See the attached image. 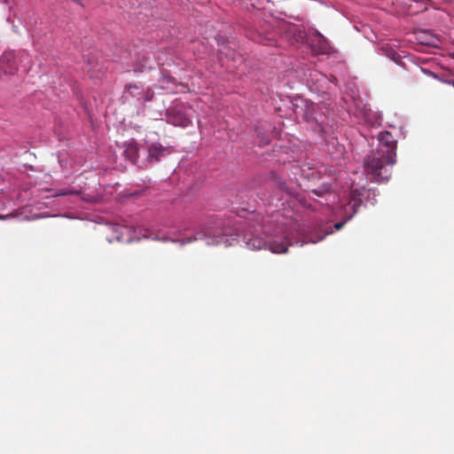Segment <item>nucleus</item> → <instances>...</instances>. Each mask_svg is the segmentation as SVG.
Returning <instances> with one entry per match:
<instances>
[{
    "label": "nucleus",
    "mask_w": 454,
    "mask_h": 454,
    "mask_svg": "<svg viewBox=\"0 0 454 454\" xmlns=\"http://www.w3.org/2000/svg\"><path fill=\"white\" fill-rule=\"evenodd\" d=\"M378 147L372 150L364 160V170L374 182L387 181L390 177L389 167L395 163L396 140L389 131L380 132L378 136Z\"/></svg>",
    "instance_id": "obj_1"
},
{
    "label": "nucleus",
    "mask_w": 454,
    "mask_h": 454,
    "mask_svg": "<svg viewBox=\"0 0 454 454\" xmlns=\"http://www.w3.org/2000/svg\"><path fill=\"white\" fill-rule=\"evenodd\" d=\"M246 246L251 250L269 249L275 254L287 252V244L285 241L269 240L265 241L259 237L246 238Z\"/></svg>",
    "instance_id": "obj_2"
},
{
    "label": "nucleus",
    "mask_w": 454,
    "mask_h": 454,
    "mask_svg": "<svg viewBox=\"0 0 454 454\" xmlns=\"http://www.w3.org/2000/svg\"><path fill=\"white\" fill-rule=\"evenodd\" d=\"M184 106L182 104L169 108L167 112V121L174 126H180L183 128L191 125L192 121L184 113Z\"/></svg>",
    "instance_id": "obj_3"
},
{
    "label": "nucleus",
    "mask_w": 454,
    "mask_h": 454,
    "mask_svg": "<svg viewBox=\"0 0 454 454\" xmlns=\"http://www.w3.org/2000/svg\"><path fill=\"white\" fill-rule=\"evenodd\" d=\"M279 29L283 36L292 44L301 43L305 38L304 31L295 24L282 22Z\"/></svg>",
    "instance_id": "obj_4"
},
{
    "label": "nucleus",
    "mask_w": 454,
    "mask_h": 454,
    "mask_svg": "<svg viewBox=\"0 0 454 454\" xmlns=\"http://www.w3.org/2000/svg\"><path fill=\"white\" fill-rule=\"evenodd\" d=\"M18 69L15 55L12 51L4 52L0 57V78L4 74H14Z\"/></svg>",
    "instance_id": "obj_5"
},
{
    "label": "nucleus",
    "mask_w": 454,
    "mask_h": 454,
    "mask_svg": "<svg viewBox=\"0 0 454 454\" xmlns=\"http://www.w3.org/2000/svg\"><path fill=\"white\" fill-rule=\"evenodd\" d=\"M170 153V150L160 143H153L148 148V160L159 162L161 158Z\"/></svg>",
    "instance_id": "obj_6"
},
{
    "label": "nucleus",
    "mask_w": 454,
    "mask_h": 454,
    "mask_svg": "<svg viewBox=\"0 0 454 454\" xmlns=\"http://www.w3.org/2000/svg\"><path fill=\"white\" fill-rule=\"evenodd\" d=\"M311 47L315 52L325 54L328 52L329 43L319 32L316 31L314 37L311 39Z\"/></svg>",
    "instance_id": "obj_7"
},
{
    "label": "nucleus",
    "mask_w": 454,
    "mask_h": 454,
    "mask_svg": "<svg viewBox=\"0 0 454 454\" xmlns=\"http://www.w3.org/2000/svg\"><path fill=\"white\" fill-rule=\"evenodd\" d=\"M275 184L281 192H284L288 195H294L296 192L294 187L286 184V183L284 180H282L281 177H277L275 179Z\"/></svg>",
    "instance_id": "obj_8"
},
{
    "label": "nucleus",
    "mask_w": 454,
    "mask_h": 454,
    "mask_svg": "<svg viewBox=\"0 0 454 454\" xmlns=\"http://www.w3.org/2000/svg\"><path fill=\"white\" fill-rule=\"evenodd\" d=\"M255 132L257 135V137L259 139V145H266L270 143V138L267 135H265L263 132L261 131L259 128L255 129Z\"/></svg>",
    "instance_id": "obj_9"
},
{
    "label": "nucleus",
    "mask_w": 454,
    "mask_h": 454,
    "mask_svg": "<svg viewBox=\"0 0 454 454\" xmlns=\"http://www.w3.org/2000/svg\"><path fill=\"white\" fill-rule=\"evenodd\" d=\"M126 92L132 97H137L139 95V87L136 84H129L126 86Z\"/></svg>",
    "instance_id": "obj_10"
},
{
    "label": "nucleus",
    "mask_w": 454,
    "mask_h": 454,
    "mask_svg": "<svg viewBox=\"0 0 454 454\" xmlns=\"http://www.w3.org/2000/svg\"><path fill=\"white\" fill-rule=\"evenodd\" d=\"M330 190V186L329 185H326V184H324L322 185L321 187L317 188V189H314L312 190V192L317 196H323L325 195V193H327Z\"/></svg>",
    "instance_id": "obj_11"
},
{
    "label": "nucleus",
    "mask_w": 454,
    "mask_h": 454,
    "mask_svg": "<svg viewBox=\"0 0 454 454\" xmlns=\"http://www.w3.org/2000/svg\"><path fill=\"white\" fill-rule=\"evenodd\" d=\"M78 191L71 190V189H61L59 190L54 196H66L71 194H78Z\"/></svg>",
    "instance_id": "obj_12"
},
{
    "label": "nucleus",
    "mask_w": 454,
    "mask_h": 454,
    "mask_svg": "<svg viewBox=\"0 0 454 454\" xmlns=\"http://www.w3.org/2000/svg\"><path fill=\"white\" fill-rule=\"evenodd\" d=\"M194 240H197L196 237H190V238L182 239H171L172 242H178L181 246H184L185 244L191 243Z\"/></svg>",
    "instance_id": "obj_13"
},
{
    "label": "nucleus",
    "mask_w": 454,
    "mask_h": 454,
    "mask_svg": "<svg viewBox=\"0 0 454 454\" xmlns=\"http://www.w3.org/2000/svg\"><path fill=\"white\" fill-rule=\"evenodd\" d=\"M344 223H345L344 222L336 223L334 227L336 230H340L343 227Z\"/></svg>",
    "instance_id": "obj_14"
},
{
    "label": "nucleus",
    "mask_w": 454,
    "mask_h": 454,
    "mask_svg": "<svg viewBox=\"0 0 454 454\" xmlns=\"http://www.w3.org/2000/svg\"><path fill=\"white\" fill-rule=\"evenodd\" d=\"M359 205H360V203L357 201H355L352 205L348 204V206L351 207L353 209H355L356 207H358Z\"/></svg>",
    "instance_id": "obj_15"
},
{
    "label": "nucleus",
    "mask_w": 454,
    "mask_h": 454,
    "mask_svg": "<svg viewBox=\"0 0 454 454\" xmlns=\"http://www.w3.org/2000/svg\"><path fill=\"white\" fill-rule=\"evenodd\" d=\"M1 3L10 4L11 0H0Z\"/></svg>",
    "instance_id": "obj_16"
},
{
    "label": "nucleus",
    "mask_w": 454,
    "mask_h": 454,
    "mask_svg": "<svg viewBox=\"0 0 454 454\" xmlns=\"http://www.w3.org/2000/svg\"><path fill=\"white\" fill-rule=\"evenodd\" d=\"M8 216H9L8 215H0V219H5V218H7Z\"/></svg>",
    "instance_id": "obj_17"
},
{
    "label": "nucleus",
    "mask_w": 454,
    "mask_h": 454,
    "mask_svg": "<svg viewBox=\"0 0 454 454\" xmlns=\"http://www.w3.org/2000/svg\"><path fill=\"white\" fill-rule=\"evenodd\" d=\"M72 1L76 3V4H80V5H82V3L80 2V0H72Z\"/></svg>",
    "instance_id": "obj_18"
},
{
    "label": "nucleus",
    "mask_w": 454,
    "mask_h": 454,
    "mask_svg": "<svg viewBox=\"0 0 454 454\" xmlns=\"http://www.w3.org/2000/svg\"><path fill=\"white\" fill-rule=\"evenodd\" d=\"M219 243H221V240H220V239H217V240L215 241V244H219Z\"/></svg>",
    "instance_id": "obj_19"
},
{
    "label": "nucleus",
    "mask_w": 454,
    "mask_h": 454,
    "mask_svg": "<svg viewBox=\"0 0 454 454\" xmlns=\"http://www.w3.org/2000/svg\"><path fill=\"white\" fill-rule=\"evenodd\" d=\"M146 99H147V100H150V99H151L150 95H147V98H146Z\"/></svg>",
    "instance_id": "obj_20"
},
{
    "label": "nucleus",
    "mask_w": 454,
    "mask_h": 454,
    "mask_svg": "<svg viewBox=\"0 0 454 454\" xmlns=\"http://www.w3.org/2000/svg\"><path fill=\"white\" fill-rule=\"evenodd\" d=\"M146 99H147V100H150V99H151L150 95H147V98H146Z\"/></svg>",
    "instance_id": "obj_21"
}]
</instances>
